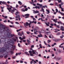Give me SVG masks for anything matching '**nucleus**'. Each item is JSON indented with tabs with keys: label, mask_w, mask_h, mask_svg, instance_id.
<instances>
[{
	"label": "nucleus",
	"mask_w": 64,
	"mask_h": 64,
	"mask_svg": "<svg viewBox=\"0 0 64 64\" xmlns=\"http://www.w3.org/2000/svg\"><path fill=\"white\" fill-rule=\"evenodd\" d=\"M45 24L46 25H47V26H49V24H47V23H46V22H45Z\"/></svg>",
	"instance_id": "cd10ccee"
},
{
	"label": "nucleus",
	"mask_w": 64,
	"mask_h": 64,
	"mask_svg": "<svg viewBox=\"0 0 64 64\" xmlns=\"http://www.w3.org/2000/svg\"><path fill=\"white\" fill-rule=\"evenodd\" d=\"M54 24H50V25L51 26H53L54 25Z\"/></svg>",
	"instance_id": "6e6d98bb"
},
{
	"label": "nucleus",
	"mask_w": 64,
	"mask_h": 64,
	"mask_svg": "<svg viewBox=\"0 0 64 64\" xmlns=\"http://www.w3.org/2000/svg\"><path fill=\"white\" fill-rule=\"evenodd\" d=\"M22 10V11L23 12H25V9L24 8H22L21 9Z\"/></svg>",
	"instance_id": "393cba45"
},
{
	"label": "nucleus",
	"mask_w": 64,
	"mask_h": 64,
	"mask_svg": "<svg viewBox=\"0 0 64 64\" xmlns=\"http://www.w3.org/2000/svg\"><path fill=\"white\" fill-rule=\"evenodd\" d=\"M61 8V11L62 12L64 11V10H63V9L62 8Z\"/></svg>",
	"instance_id": "f704fd0d"
},
{
	"label": "nucleus",
	"mask_w": 64,
	"mask_h": 64,
	"mask_svg": "<svg viewBox=\"0 0 64 64\" xmlns=\"http://www.w3.org/2000/svg\"><path fill=\"white\" fill-rule=\"evenodd\" d=\"M31 48H34V45H32L31 46Z\"/></svg>",
	"instance_id": "a19ab883"
},
{
	"label": "nucleus",
	"mask_w": 64,
	"mask_h": 64,
	"mask_svg": "<svg viewBox=\"0 0 64 64\" xmlns=\"http://www.w3.org/2000/svg\"><path fill=\"white\" fill-rule=\"evenodd\" d=\"M61 59V58H58L56 59V60L58 61V60H60Z\"/></svg>",
	"instance_id": "2eb2a0df"
},
{
	"label": "nucleus",
	"mask_w": 64,
	"mask_h": 64,
	"mask_svg": "<svg viewBox=\"0 0 64 64\" xmlns=\"http://www.w3.org/2000/svg\"><path fill=\"white\" fill-rule=\"evenodd\" d=\"M44 44H45V45H47V44L46 43V42H45V41H44Z\"/></svg>",
	"instance_id": "ea45409f"
},
{
	"label": "nucleus",
	"mask_w": 64,
	"mask_h": 64,
	"mask_svg": "<svg viewBox=\"0 0 64 64\" xmlns=\"http://www.w3.org/2000/svg\"><path fill=\"white\" fill-rule=\"evenodd\" d=\"M5 63L6 64H7L8 63V62H5Z\"/></svg>",
	"instance_id": "e2e57ef3"
},
{
	"label": "nucleus",
	"mask_w": 64,
	"mask_h": 64,
	"mask_svg": "<svg viewBox=\"0 0 64 64\" xmlns=\"http://www.w3.org/2000/svg\"><path fill=\"white\" fill-rule=\"evenodd\" d=\"M56 13H58V10L57 9V8H56Z\"/></svg>",
	"instance_id": "c756f323"
},
{
	"label": "nucleus",
	"mask_w": 64,
	"mask_h": 64,
	"mask_svg": "<svg viewBox=\"0 0 64 64\" xmlns=\"http://www.w3.org/2000/svg\"><path fill=\"white\" fill-rule=\"evenodd\" d=\"M42 10L43 11V12H44L45 11H44V10L43 9V8H42Z\"/></svg>",
	"instance_id": "2f4dec72"
},
{
	"label": "nucleus",
	"mask_w": 64,
	"mask_h": 64,
	"mask_svg": "<svg viewBox=\"0 0 64 64\" xmlns=\"http://www.w3.org/2000/svg\"><path fill=\"white\" fill-rule=\"evenodd\" d=\"M12 39L13 40H14V41H15V42L16 41V39L15 38H12Z\"/></svg>",
	"instance_id": "72a5a7b5"
},
{
	"label": "nucleus",
	"mask_w": 64,
	"mask_h": 64,
	"mask_svg": "<svg viewBox=\"0 0 64 64\" xmlns=\"http://www.w3.org/2000/svg\"><path fill=\"white\" fill-rule=\"evenodd\" d=\"M15 23L16 24H19V23L18 22H16Z\"/></svg>",
	"instance_id": "603ef678"
},
{
	"label": "nucleus",
	"mask_w": 64,
	"mask_h": 64,
	"mask_svg": "<svg viewBox=\"0 0 64 64\" xmlns=\"http://www.w3.org/2000/svg\"><path fill=\"white\" fill-rule=\"evenodd\" d=\"M18 20L19 21H20V20H21V18H20V15H18L17 16H16V18H18Z\"/></svg>",
	"instance_id": "20e7f679"
},
{
	"label": "nucleus",
	"mask_w": 64,
	"mask_h": 64,
	"mask_svg": "<svg viewBox=\"0 0 64 64\" xmlns=\"http://www.w3.org/2000/svg\"><path fill=\"white\" fill-rule=\"evenodd\" d=\"M36 28L37 30H38V27H36Z\"/></svg>",
	"instance_id": "680f3d73"
},
{
	"label": "nucleus",
	"mask_w": 64,
	"mask_h": 64,
	"mask_svg": "<svg viewBox=\"0 0 64 64\" xmlns=\"http://www.w3.org/2000/svg\"><path fill=\"white\" fill-rule=\"evenodd\" d=\"M18 4H20V5H22V2H20V1H19L18 2Z\"/></svg>",
	"instance_id": "f8f14e48"
},
{
	"label": "nucleus",
	"mask_w": 64,
	"mask_h": 64,
	"mask_svg": "<svg viewBox=\"0 0 64 64\" xmlns=\"http://www.w3.org/2000/svg\"><path fill=\"white\" fill-rule=\"evenodd\" d=\"M8 57V55H6L4 56V58H5V59H6Z\"/></svg>",
	"instance_id": "412c9836"
},
{
	"label": "nucleus",
	"mask_w": 64,
	"mask_h": 64,
	"mask_svg": "<svg viewBox=\"0 0 64 64\" xmlns=\"http://www.w3.org/2000/svg\"><path fill=\"white\" fill-rule=\"evenodd\" d=\"M36 32H38V31L36 30V31H35V32H34V34H37V33H36Z\"/></svg>",
	"instance_id": "b1692460"
},
{
	"label": "nucleus",
	"mask_w": 64,
	"mask_h": 64,
	"mask_svg": "<svg viewBox=\"0 0 64 64\" xmlns=\"http://www.w3.org/2000/svg\"><path fill=\"white\" fill-rule=\"evenodd\" d=\"M20 62L21 63H23V61H22V60H20Z\"/></svg>",
	"instance_id": "37998d69"
},
{
	"label": "nucleus",
	"mask_w": 64,
	"mask_h": 64,
	"mask_svg": "<svg viewBox=\"0 0 64 64\" xmlns=\"http://www.w3.org/2000/svg\"><path fill=\"white\" fill-rule=\"evenodd\" d=\"M4 47L2 48H0V53H4L5 52V54L4 55H7L8 52H7V49L9 48V45L6 44L4 46Z\"/></svg>",
	"instance_id": "f257e3e1"
},
{
	"label": "nucleus",
	"mask_w": 64,
	"mask_h": 64,
	"mask_svg": "<svg viewBox=\"0 0 64 64\" xmlns=\"http://www.w3.org/2000/svg\"><path fill=\"white\" fill-rule=\"evenodd\" d=\"M30 15L29 14H25L24 16H29Z\"/></svg>",
	"instance_id": "dca6fc26"
},
{
	"label": "nucleus",
	"mask_w": 64,
	"mask_h": 64,
	"mask_svg": "<svg viewBox=\"0 0 64 64\" xmlns=\"http://www.w3.org/2000/svg\"><path fill=\"white\" fill-rule=\"evenodd\" d=\"M63 37L64 36H63V35L62 34V36H60V38H63Z\"/></svg>",
	"instance_id": "7c9ffc66"
},
{
	"label": "nucleus",
	"mask_w": 64,
	"mask_h": 64,
	"mask_svg": "<svg viewBox=\"0 0 64 64\" xmlns=\"http://www.w3.org/2000/svg\"><path fill=\"white\" fill-rule=\"evenodd\" d=\"M37 5L38 6H40V8H41L42 6H43V5L42 4H39V3H38L37 4Z\"/></svg>",
	"instance_id": "0eeeda50"
},
{
	"label": "nucleus",
	"mask_w": 64,
	"mask_h": 64,
	"mask_svg": "<svg viewBox=\"0 0 64 64\" xmlns=\"http://www.w3.org/2000/svg\"><path fill=\"white\" fill-rule=\"evenodd\" d=\"M14 34H7L6 37H5V42H8V39H7V38H12L13 36H14Z\"/></svg>",
	"instance_id": "f03ea898"
},
{
	"label": "nucleus",
	"mask_w": 64,
	"mask_h": 64,
	"mask_svg": "<svg viewBox=\"0 0 64 64\" xmlns=\"http://www.w3.org/2000/svg\"><path fill=\"white\" fill-rule=\"evenodd\" d=\"M10 54H13V52L12 51L10 52Z\"/></svg>",
	"instance_id": "5fc2aeb1"
},
{
	"label": "nucleus",
	"mask_w": 64,
	"mask_h": 64,
	"mask_svg": "<svg viewBox=\"0 0 64 64\" xmlns=\"http://www.w3.org/2000/svg\"><path fill=\"white\" fill-rule=\"evenodd\" d=\"M15 48V46H14V48H13V50H14Z\"/></svg>",
	"instance_id": "c03bdc74"
},
{
	"label": "nucleus",
	"mask_w": 64,
	"mask_h": 64,
	"mask_svg": "<svg viewBox=\"0 0 64 64\" xmlns=\"http://www.w3.org/2000/svg\"><path fill=\"white\" fill-rule=\"evenodd\" d=\"M45 7L46 8H47V6H44L42 7V8H45Z\"/></svg>",
	"instance_id": "aec40b11"
},
{
	"label": "nucleus",
	"mask_w": 64,
	"mask_h": 64,
	"mask_svg": "<svg viewBox=\"0 0 64 64\" xmlns=\"http://www.w3.org/2000/svg\"><path fill=\"white\" fill-rule=\"evenodd\" d=\"M56 27H57V28H59V26L58 25H56Z\"/></svg>",
	"instance_id": "a18cd8bd"
},
{
	"label": "nucleus",
	"mask_w": 64,
	"mask_h": 64,
	"mask_svg": "<svg viewBox=\"0 0 64 64\" xmlns=\"http://www.w3.org/2000/svg\"><path fill=\"white\" fill-rule=\"evenodd\" d=\"M60 39H57L55 40V42H57L58 41H59Z\"/></svg>",
	"instance_id": "4be33fe9"
},
{
	"label": "nucleus",
	"mask_w": 64,
	"mask_h": 64,
	"mask_svg": "<svg viewBox=\"0 0 64 64\" xmlns=\"http://www.w3.org/2000/svg\"><path fill=\"white\" fill-rule=\"evenodd\" d=\"M58 13H60V14L61 15H64V13H62V12H60V11L59 10L58 12Z\"/></svg>",
	"instance_id": "6e6552de"
},
{
	"label": "nucleus",
	"mask_w": 64,
	"mask_h": 64,
	"mask_svg": "<svg viewBox=\"0 0 64 64\" xmlns=\"http://www.w3.org/2000/svg\"><path fill=\"white\" fill-rule=\"evenodd\" d=\"M29 53H30V54H31V53H32V51H29Z\"/></svg>",
	"instance_id": "3c124183"
},
{
	"label": "nucleus",
	"mask_w": 64,
	"mask_h": 64,
	"mask_svg": "<svg viewBox=\"0 0 64 64\" xmlns=\"http://www.w3.org/2000/svg\"><path fill=\"white\" fill-rule=\"evenodd\" d=\"M33 19L34 21H36V19H35V18H33Z\"/></svg>",
	"instance_id": "473e14b6"
},
{
	"label": "nucleus",
	"mask_w": 64,
	"mask_h": 64,
	"mask_svg": "<svg viewBox=\"0 0 64 64\" xmlns=\"http://www.w3.org/2000/svg\"><path fill=\"white\" fill-rule=\"evenodd\" d=\"M26 24L25 23H24V25L25 27H27L26 26Z\"/></svg>",
	"instance_id": "bf43d9fd"
},
{
	"label": "nucleus",
	"mask_w": 64,
	"mask_h": 64,
	"mask_svg": "<svg viewBox=\"0 0 64 64\" xmlns=\"http://www.w3.org/2000/svg\"><path fill=\"white\" fill-rule=\"evenodd\" d=\"M26 25H29V23L28 22H26Z\"/></svg>",
	"instance_id": "09e8293b"
},
{
	"label": "nucleus",
	"mask_w": 64,
	"mask_h": 64,
	"mask_svg": "<svg viewBox=\"0 0 64 64\" xmlns=\"http://www.w3.org/2000/svg\"><path fill=\"white\" fill-rule=\"evenodd\" d=\"M30 2V4H33V2H30H30Z\"/></svg>",
	"instance_id": "338daca9"
},
{
	"label": "nucleus",
	"mask_w": 64,
	"mask_h": 64,
	"mask_svg": "<svg viewBox=\"0 0 64 64\" xmlns=\"http://www.w3.org/2000/svg\"><path fill=\"white\" fill-rule=\"evenodd\" d=\"M39 34L41 36H40V35H38V37H43V36H42V34Z\"/></svg>",
	"instance_id": "1a4fd4ad"
},
{
	"label": "nucleus",
	"mask_w": 64,
	"mask_h": 64,
	"mask_svg": "<svg viewBox=\"0 0 64 64\" xmlns=\"http://www.w3.org/2000/svg\"><path fill=\"white\" fill-rule=\"evenodd\" d=\"M2 28L4 29V30H5V29H6V27H5V26H4Z\"/></svg>",
	"instance_id": "c85d7f7f"
},
{
	"label": "nucleus",
	"mask_w": 64,
	"mask_h": 64,
	"mask_svg": "<svg viewBox=\"0 0 64 64\" xmlns=\"http://www.w3.org/2000/svg\"><path fill=\"white\" fill-rule=\"evenodd\" d=\"M51 42V40H48V43H50L49 42Z\"/></svg>",
	"instance_id": "a211bd4d"
},
{
	"label": "nucleus",
	"mask_w": 64,
	"mask_h": 64,
	"mask_svg": "<svg viewBox=\"0 0 64 64\" xmlns=\"http://www.w3.org/2000/svg\"><path fill=\"white\" fill-rule=\"evenodd\" d=\"M32 52L33 54H36V55H38V53L37 52H35V50H32Z\"/></svg>",
	"instance_id": "7ed1b4c3"
},
{
	"label": "nucleus",
	"mask_w": 64,
	"mask_h": 64,
	"mask_svg": "<svg viewBox=\"0 0 64 64\" xmlns=\"http://www.w3.org/2000/svg\"><path fill=\"white\" fill-rule=\"evenodd\" d=\"M30 56H34V55H33V54H30Z\"/></svg>",
	"instance_id": "0e129e2a"
},
{
	"label": "nucleus",
	"mask_w": 64,
	"mask_h": 64,
	"mask_svg": "<svg viewBox=\"0 0 64 64\" xmlns=\"http://www.w3.org/2000/svg\"><path fill=\"white\" fill-rule=\"evenodd\" d=\"M25 10H25V11H27V10H28V8H25Z\"/></svg>",
	"instance_id": "58836bf2"
},
{
	"label": "nucleus",
	"mask_w": 64,
	"mask_h": 64,
	"mask_svg": "<svg viewBox=\"0 0 64 64\" xmlns=\"http://www.w3.org/2000/svg\"><path fill=\"white\" fill-rule=\"evenodd\" d=\"M35 8H36V9H37L38 8V6H36L35 7Z\"/></svg>",
	"instance_id": "052dcab7"
},
{
	"label": "nucleus",
	"mask_w": 64,
	"mask_h": 64,
	"mask_svg": "<svg viewBox=\"0 0 64 64\" xmlns=\"http://www.w3.org/2000/svg\"><path fill=\"white\" fill-rule=\"evenodd\" d=\"M22 53H21V52H20V53H18V55H20V54H22Z\"/></svg>",
	"instance_id": "69168bd1"
},
{
	"label": "nucleus",
	"mask_w": 64,
	"mask_h": 64,
	"mask_svg": "<svg viewBox=\"0 0 64 64\" xmlns=\"http://www.w3.org/2000/svg\"><path fill=\"white\" fill-rule=\"evenodd\" d=\"M16 13H17V14H20V12H16Z\"/></svg>",
	"instance_id": "49530a36"
},
{
	"label": "nucleus",
	"mask_w": 64,
	"mask_h": 64,
	"mask_svg": "<svg viewBox=\"0 0 64 64\" xmlns=\"http://www.w3.org/2000/svg\"><path fill=\"white\" fill-rule=\"evenodd\" d=\"M30 33V32H27L26 33L27 34H29Z\"/></svg>",
	"instance_id": "864d4df0"
},
{
	"label": "nucleus",
	"mask_w": 64,
	"mask_h": 64,
	"mask_svg": "<svg viewBox=\"0 0 64 64\" xmlns=\"http://www.w3.org/2000/svg\"><path fill=\"white\" fill-rule=\"evenodd\" d=\"M22 41L23 42H26V40H23Z\"/></svg>",
	"instance_id": "774afa93"
},
{
	"label": "nucleus",
	"mask_w": 64,
	"mask_h": 64,
	"mask_svg": "<svg viewBox=\"0 0 64 64\" xmlns=\"http://www.w3.org/2000/svg\"><path fill=\"white\" fill-rule=\"evenodd\" d=\"M34 21H33L32 22V21H30V22L29 23V24H31V23H34Z\"/></svg>",
	"instance_id": "9b49d317"
},
{
	"label": "nucleus",
	"mask_w": 64,
	"mask_h": 64,
	"mask_svg": "<svg viewBox=\"0 0 64 64\" xmlns=\"http://www.w3.org/2000/svg\"><path fill=\"white\" fill-rule=\"evenodd\" d=\"M33 11L34 12V14H36V13H39V11H38L37 10H36V11H35V10H33Z\"/></svg>",
	"instance_id": "39448f33"
},
{
	"label": "nucleus",
	"mask_w": 64,
	"mask_h": 64,
	"mask_svg": "<svg viewBox=\"0 0 64 64\" xmlns=\"http://www.w3.org/2000/svg\"><path fill=\"white\" fill-rule=\"evenodd\" d=\"M0 26L2 28L4 26V25L2 24H1L0 25Z\"/></svg>",
	"instance_id": "bb28decb"
},
{
	"label": "nucleus",
	"mask_w": 64,
	"mask_h": 64,
	"mask_svg": "<svg viewBox=\"0 0 64 64\" xmlns=\"http://www.w3.org/2000/svg\"><path fill=\"white\" fill-rule=\"evenodd\" d=\"M64 3V2H61L60 4H61L62 5Z\"/></svg>",
	"instance_id": "79ce46f5"
},
{
	"label": "nucleus",
	"mask_w": 64,
	"mask_h": 64,
	"mask_svg": "<svg viewBox=\"0 0 64 64\" xmlns=\"http://www.w3.org/2000/svg\"><path fill=\"white\" fill-rule=\"evenodd\" d=\"M55 5H57V6H58V3H57V2H55Z\"/></svg>",
	"instance_id": "4c0bfd02"
},
{
	"label": "nucleus",
	"mask_w": 64,
	"mask_h": 64,
	"mask_svg": "<svg viewBox=\"0 0 64 64\" xmlns=\"http://www.w3.org/2000/svg\"><path fill=\"white\" fill-rule=\"evenodd\" d=\"M53 21L55 23H57V20H56L55 19H54L53 20Z\"/></svg>",
	"instance_id": "f3484780"
},
{
	"label": "nucleus",
	"mask_w": 64,
	"mask_h": 64,
	"mask_svg": "<svg viewBox=\"0 0 64 64\" xmlns=\"http://www.w3.org/2000/svg\"><path fill=\"white\" fill-rule=\"evenodd\" d=\"M60 30H62V31H64V27L61 26L60 28Z\"/></svg>",
	"instance_id": "423d86ee"
},
{
	"label": "nucleus",
	"mask_w": 64,
	"mask_h": 64,
	"mask_svg": "<svg viewBox=\"0 0 64 64\" xmlns=\"http://www.w3.org/2000/svg\"><path fill=\"white\" fill-rule=\"evenodd\" d=\"M18 45L19 47H20V44L18 43Z\"/></svg>",
	"instance_id": "4d7b16f0"
},
{
	"label": "nucleus",
	"mask_w": 64,
	"mask_h": 64,
	"mask_svg": "<svg viewBox=\"0 0 64 64\" xmlns=\"http://www.w3.org/2000/svg\"><path fill=\"white\" fill-rule=\"evenodd\" d=\"M27 41L28 44H30V43H31L30 41V40H27Z\"/></svg>",
	"instance_id": "ddd939ff"
},
{
	"label": "nucleus",
	"mask_w": 64,
	"mask_h": 64,
	"mask_svg": "<svg viewBox=\"0 0 64 64\" xmlns=\"http://www.w3.org/2000/svg\"><path fill=\"white\" fill-rule=\"evenodd\" d=\"M10 22L12 24H13V22H12V21H10Z\"/></svg>",
	"instance_id": "13d9d810"
},
{
	"label": "nucleus",
	"mask_w": 64,
	"mask_h": 64,
	"mask_svg": "<svg viewBox=\"0 0 64 64\" xmlns=\"http://www.w3.org/2000/svg\"><path fill=\"white\" fill-rule=\"evenodd\" d=\"M61 34V33L60 32H58L56 34V35L58 36V35H60Z\"/></svg>",
	"instance_id": "9d476101"
},
{
	"label": "nucleus",
	"mask_w": 64,
	"mask_h": 64,
	"mask_svg": "<svg viewBox=\"0 0 64 64\" xmlns=\"http://www.w3.org/2000/svg\"><path fill=\"white\" fill-rule=\"evenodd\" d=\"M46 11H47V12H48V13H50V11H49V10H48L47 9L46 10Z\"/></svg>",
	"instance_id": "c9c22d12"
},
{
	"label": "nucleus",
	"mask_w": 64,
	"mask_h": 64,
	"mask_svg": "<svg viewBox=\"0 0 64 64\" xmlns=\"http://www.w3.org/2000/svg\"><path fill=\"white\" fill-rule=\"evenodd\" d=\"M10 48H11V49H12V48H13V45H12V44H11L10 45Z\"/></svg>",
	"instance_id": "6ab92c4d"
},
{
	"label": "nucleus",
	"mask_w": 64,
	"mask_h": 64,
	"mask_svg": "<svg viewBox=\"0 0 64 64\" xmlns=\"http://www.w3.org/2000/svg\"><path fill=\"white\" fill-rule=\"evenodd\" d=\"M40 8H41V6H38V9H40Z\"/></svg>",
	"instance_id": "e433bc0d"
},
{
	"label": "nucleus",
	"mask_w": 64,
	"mask_h": 64,
	"mask_svg": "<svg viewBox=\"0 0 64 64\" xmlns=\"http://www.w3.org/2000/svg\"><path fill=\"white\" fill-rule=\"evenodd\" d=\"M58 6H59V8H62L61 7V6H62V4H59L58 5Z\"/></svg>",
	"instance_id": "5701e85b"
},
{
	"label": "nucleus",
	"mask_w": 64,
	"mask_h": 64,
	"mask_svg": "<svg viewBox=\"0 0 64 64\" xmlns=\"http://www.w3.org/2000/svg\"><path fill=\"white\" fill-rule=\"evenodd\" d=\"M0 57L3 58V56H2V55H0Z\"/></svg>",
	"instance_id": "de8ad7c7"
},
{
	"label": "nucleus",
	"mask_w": 64,
	"mask_h": 64,
	"mask_svg": "<svg viewBox=\"0 0 64 64\" xmlns=\"http://www.w3.org/2000/svg\"><path fill=\"white\" fill-rule=\"evenodd\" d=\"M41 20L42 21H44V20H43V19L42 18H41Z\"/></svg>",
	"instance_id": "8fccbe9b"
},
{
	"label": "nucleus",
	"mask_w": 64,
	"mask_h": 64,
	"mask_svg": "<svg viewBox=\"0 0 64 64\" xmlns=\"http://www.w3.org/2000/svg\"><path fill=\"white\" fill-rule=\"evenodd\" d=\"M57 1H58V2L59 3H61V2H62V0H57Z\"/></svg>",
	"instance_id": "4468645a"
},
{
	"label": "nucleus",
	"mask_w": 64,
	"mask_h": 64,
	"mask_svg": "<svg viewBox=\"0 0 64 64\" xmlns=\"http://www.w3.org/2000/svg\"><path fill=\"white\" fill-rule=\"evenodd\" d=\"M19 38L21 40H23V38H21V37H19Z\"/></svg>",
	"instance_id": "a878e982"
}]
</instances>
